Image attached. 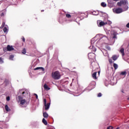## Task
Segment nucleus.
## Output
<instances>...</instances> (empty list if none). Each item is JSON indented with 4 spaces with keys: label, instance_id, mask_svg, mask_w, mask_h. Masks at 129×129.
Returning <instances> with one entry per match:
<instances>
[{
    "label": "nucleus",
    "instance_id": "1",
    "mask_svg": "<svg viewBox=\"0 0 129 129\" xmlns=\"http://www.w3.org/2000/svg\"><path fill=\"white\" fill-rule=\"evenodd\" d=\"M117 5L118 7H122L124 11H127L128 10L127 0H121L117 3Z\"/></svg>",
    "mask_w": 129,
    "mask_h": 129
},
{
    "label": "nucleus",
    "instance_id": "2",
    "mask_svg": "<svg viewBox=\"0 0 129 129\" xmlns=\"http://www.w3.org/2000/svg\"><path fill=\"white\" fill-rule=\"evenodd\" d=\"M51 77L54 80H58L61 78V75L59 72L56 71L51 73Z\"/></svg>",
    "mask_w": 129,
    "mask_h": 129
},
{
    "label": "nucleus",
    "instance_id": "3",
    "mask_svg": "<svg viewBox=\"0 0 129 129\" xmlns=\"http://www.w3.org/2000/svg\"><path fill=\"white\" fill-rule=\"evenodd\" d=\"M44 108L45 110H48L50 108V103L47 104V100L46 99H44Z\"/></svg>",
    "mask_w": 129,
    "mask_h": 129
},
{
    "label": "nucleus",
    "instance_id": "4",
    "mask_svg": "<svg viewBox=\"0 0 129 129\" xmlns=\"http://www.w3.org/2000/svg\"><path fill=\"white\" fill-rule=\"evenodd\" d=\"M113 11L115 14H121V13H122V12H123V10H122V8H118L115 9V10H113Z\"/></svg>",
    "mask_w": 129,
    "mask_h": 129
},
{
    "label": "nucleus",
    "instance_id": "5",
    "mask_svg": "<svg viewBox=\"0 0 129 129\" xmlns=\"http://www.w3.org/2000/svg\"><path fill=\"white\" fill-rule=\"evenodd\" d=\"M89 60H93L95 58V54L93 53H89L88 54Z\"/></svg>",
    "mask_w": 129,
    "mask_h": 129
},
{
    "label": "nucleus",
    "instance_id": "6",
    "mask_svg": "<svg viewBox=\"0 0 129 129\" xmlns=\"http://www.w3.org/2000/svg\"><path fill=\"white\" fill-rule=\"evenodd\" d=\"M98 23H99L100 27H102V26H104L105 25H107V23H105V22H104L100 21H97V24H98Z\"/></svg>",
    "mask_w": 129,
    "mask_h": 129
},
{
    "label": "nucleus",
    "instance_id": "7",
    "mask_svg": "<svg viewBox=\"0 0 129 129\" xmlns=\"http://www.w3.org/2000/svg\"><path fill=\"white\" fill-rule=\"evenodd\" d=\"M8 50L9 51H14V48L12 46H10V45H7Z\"/></svg>",
    "mask_w": 129,
    "mask_h": 129
},
{
    "label": "nucleus",
    "instance_id": "8",
    "mask_svg": "<svg viewBox=\"0 0 129 129\" xmlns=\"http://www.w3.org/2000/svg\"><path fill=\"white\" fill-rule=\"evenodd\" d=\"M97 74V72H94L92 75V77L95 80H96L97 79V77H96V74Z\"/></svg>",
    "mask_w": 129,
    "mask_h": 129
},
{
    "label": "nucleus",
    "instance_id": "9",
    "mask_svg": "<svg viewBox=\"0 0 129 129\" xmlns=\"http://www.w3.org/2000/svg\"><path fill=\"white\" fill-rule=\"evenodd\" d=\"M20 104H21V105H24V104H27V100L25 99L21 100V101H20Z\"/></svg>",
    "mask_w": 129,
    "mask_h": 129
},
{
    "label": "nucleus",
    "instance_id": "10",
    "mask_svg": "<svg viewBox=\"0 0 129 129\" xmlns=\"http://www.w3.org/2000/svg\"><path fill=\"white\" fill-rule=\"evenodd\" d=\"M119 52L121 53L122 56H124V49L123 48H121L120 49Z\"/></svg>",
    "mask_w": 129,
    "mask_h": 129
},
{
    "label": "nucleus",
    "instance_id": "11",
    "mask_svg": "<svg viewBox=\"0 0 129 129\" xmlns=\"http://www.w3.org/2000/svg\"><path fill=\"white\" fill-rule=\"evenodd\" d=\"M117 58H118V56L116 55H113L112 56V59L113 61H116V60H117Z\"/></svg>",
    "mask_w": 129,
    "mask_h": 129
},
{
    "label": "nucleus",
    "instance_id": "12",
    "mask_svg": "<svg viewBox=\"0 0 129 129\" xmlns=\"http://www.w3.org/2000/svg\"><path fill=\"white\" fill-rule=\"evenodd\" d=\"M43 88L45 90H50V88L46 84L44 85Z\"/></svg>",
    "mask_w": 129,
    "mask_h": 129
},
{
    "label": "nucleus",
    "instance_id": "13",
    "mask_svg": "<svg viewBox=\"0 0 129 129\" xmlns=\"http://www.w3.org/2000/svg\"><path fill=\"white\" fill-rule=\"evenodd\" d=\"M43 115L44 118H48V116H49V114L46 112H43Z\"/></svg>",
    "mask_w": 129,
    "mask_h": 129
},
{
    "label": "nucleus",
    "instance_id": "14",
    "mask_svg": "<svg viewBox=\"0 0 129 129\" xmlns=\"http://www.w3.org/2000/svg\"><path fill=\"white\" fill-rule=\"evenodd\" d=\"M39 69H41V70H42V71L44 72L45 71V69H44V68L42 67H37L34 69V70H39Z\"/></svg>",
    "mask_w": 129,
    "mask_h": 129
},
{
    "label": "nucleus",
    "instance_id": "15",
    "mask_svg": "<svg viewBox=\"0 0 129 129\" xmlns=\"http://www.w3.org/2000/svg\"><path fill=\"white\" fill-rule=\"evenodd\" d=\"M120 75H122L123 76H124V77H125V76H126V72L124 71V72H121V73L120 74Z\"/></svg>",
    "mask_w": 129,
    "mask_h": 129
},
{
    "label": "nucleus",
    "instance_id": "16",
    "mask_svg": "<svg viewBox=\"0 0 129 129\" xmlns=\"http://www.w3.org/2000/svg\"><path fill=\"white\" fill-rule=\"evenodd\" d=\"M42 122L44 123V124H45V125H47V124H48L47 120H46V119H45L44 118L42 119Z\"/></svg>",
    "mask_w": 129,
    "mask_h": 129
},
{
    "label": "nucleus",
    "instance_id": "17",
    "mask_svg": "<svg viewBox=\"0 0 129 129\" xmlns=\"http://www.w3.org/2000/svg\"><path fill=\"white\" fill-rule=\"evenodd\" d=\"M22 95H23V97H26V96H27V95H28V93L27 92H23Z\"/></svg>",
    "mask_w": 129,
    "mask_h": 129
},
{
    "label": "nucleus",
    "instance_id": "18",
    "mask_svg": "<svg viewBox=\"0 0 129 129\" xmlns=\"http://www.w3.org/2000/svg\"><path fill=\"white\" fill-rule=\"evenodd\" d=\"M113 67H114L115 70H116V69H117V68H118V66H117V64H116V63H113Z\"/></svg>",
    "mask_w": 129,
    "mask_h": 129
},
{
    "label": "nucleus",
    "instance_id": "19",
    "mask_svg": "<svg viewBox=\"0 0 129 129\" xmlns=\"http://www.w3.org/2000/svg\"><path fill=\"white\" fill-rule=\"evenodd\" d=\"M5 109L6 111H10V109L9 108V106H8V105H5Z\"/></svg>",
    "mask_w": 129,
    "mask_h": 129
},
{
    "label": "nucleus",
    "instance_id": "20",
    "mask_svg": "<svg viewBox=\"0 0 129 129\" xmlns=\"http://www.w3.org/2000/svg\"><path fill=\"white\" fill-rule=\"evenodd\" d=\"M101 6L102 7H103V8H105V7H106V4H105L104 2H102L101 4Z\"/></svg>",
    "mask_w": 129,
    "mask_h": 129
},
{
    "label": "nucleus",
    "instance_id": "21",
    "mask_svg": "<svg viewBox=\"0 0 129 129\" xmlns=\"http://www.w3.org/2000/svg\"><path fill=\"white\" fill-rule=\"evenodd\" d=\"M14 55L13 54L10 55L9 56L10 60H14Z\"/></svg>",
    "mask_w": 129,
    "mask_h": 129
},
{
    "label": "nucleus",
    "instance_id": "22",
    "mask_svg": "<svg viewBox=\"0 0 129 129\" xmlns=\"http://www.w3.org/2000/svg\"><path fill=\"white\" fill-rule=\"evenodd\" d=\"M22 54H26L27 53V50H26V48H23L22 51Z\"/></svg>",
    "mask_w": 129,
    "mask_h": 129
},
{
    "label": "nucleus",
    "instance_id": "23",
    "mask_svg": "<svg viewBox=\"0 0 129 129\" xmlns=\"http://www.w3.org/2000/svg\"><path fill=\"white\" fill-rule=\"evenodd\" d=\"M18 98L19 99V101H21V100H23V97H22V96L21 95L18 96Z\"/></svg>",
    "mask_w": 129,
    "mask_h": 129
},
{
    "label": "nucleus",
    "instance_id": "24",
    "mask_svg": "<svg viewBox=\"0 0 129 129\" xmlns=\"http://www.w3.org/2000/svg\"><path fill=\"white\" fill-rule=\"evenodd\" d=\"M3 31L4 33H8V28L6 27H4Z\"/></svg>",
    "mask_w": 129,
    "mask_h": 129
},
{
    "label": "nucleus",
    "instance_id": "25",
    "mask_svg": "<svg viewBox=\"0 0 129 129\" xmlns=\"http://www.w3.org/2000/svg\"><path fill=\"white\" fill-rule=\"evenodd\" d=\"M5 16V13L3 11H0V16L4 17Z\"/></svg>",
    "mask_w": 129,
    "mask_h": 129
},
{
    "label": "nucleus",
    "instance_id": "26",
    "mask_svg": "<svg viewBox=\"0 0 129 129\" xmlns=\"http://www.w3.org/2000/svg\"><path fill=\"white\" fill-rule=\"evenodd\" d=\"M5 23L4 22L2 23V26L0 27V29H3V28H4L5 27Z\"/></svg>",
    "mask_w": 129,
    "mask_h": 129
},
{
    "label": "nucleus",
    "instance_id": "27",
    "mask_svg": "<svg viewBox=\"0 0 129 129\" xmlns=\"http://www.w3.org/2000/svg\"><path fill=\"white\" fill-rule=\"evenodd\" d=\"M3 50H4V52H8V51H9V50L8 49V47H4L3 48Z\"/></svg>",
    "mask_w": 129,
    "mask_h": 129
},
{
    "label": "nucleus",
    "instance_id": "28",
    "mask_svg": "<svg viewBox=\"0 0 129 129\" xmlns=\"http://www.w3.org/2000/svg\"><path fill=\"white\" fill-rule=\"evenodd\" d=\"M66 17L69 19V18H71V15L67 14L66 15Z\"/></svg>",
    "mask_w": 129,
    "mask_h": 129
},
{
    "label": "nucleus",
    "instance_id": "29",
    "mask_svg": "<svg viewBox=\"0 0 129 129\" xmlns=\"http://www.w3.org/2000/svg\"><path fill=\"white\" fill-rule=\"evenodd\" d=\"M105 23H107V25L108 24V25H111V21H109V20H108L106 22H105Z\"/></svg>",
    "mask_w": 129,
    "mask_h": 129
},
{
    "label": "nucleus",
    "instance_id": "30",
    "mask_svg": "<svg viewBox=\"0 0 129 129\" xmlns=\"http://www.w3.org/2000/svg\"><path fill=\"white\" fill-rule=\"evenodd\" d=\"M98 97H101L102 96V94L101 93H99L97 95Z\"/></svg>",
    "mask_w": 129,
    "mask_h": 129
},
{
    "label": "nucleus",
    "instance_id": "31",
    "mask_svg": "<svg viewBox=\"0 0 129 129\" xmlns=\"http://www.w3.org/2000/svg\"><path fill=\"white\" fill-rule=\"evenodd\" d=\"M113 39H115V38H116V35H115V34L113 33Z\"/></svg>",
    "mask_w": 129,
    "mask_h": 129
},
{
    "label": "nucleus",
    "instance_id": "32",
    "mask_svg": "<svg viewBox=\"0 0 129 129\" xmlns=\"http://www.w3.org/2000/svg\"><path fill=\"white\" fill-rule=\"evenodd\" d=\"M4 62V61L3 60V59L2 58V57H0V64L3 63Z\"/></svg>",
    "mask_w": 129,
    "mask_h": 129
},
{
    "label": "nucleus",
    "instance_id": "33",
    "mask_svg": "<svg viewBox=\"0 0 129 129\" xmlns=\"http://www.w3.org/2000/svg\"><path fill=\"white\" fill-rule=\"evenodd\" d=\"M108 61H109L110 64H112V59H109Z\"/></svg>",
    "mask_w": 129,
    "mask_h": 129
},
{
    "label": "nucleus",
    "instance_id": "34",
    "mask_svg": "<svg viewBox=\"0 0 129 129\" xmlns=\"http://www.w3.org/2000/svg\"><path fill=\"white\" fill-rule=\"evenodd\" d=\"M107 129H113V127L112 126H110L107 127Z\"/></svg>",
    "mask_w": 129,
    "mask_h": 129
},
{
    "label": "nucleus",
    "instance_id": "35",
    "mask_svg": "<svg viewBox=\"0 0 129 129\" xmlns=\"http://www.w3.org/2000/svg\"><path fill=\"white\" fill-rule=\"evenodd\" d=\"M10 96L7 97V101H10Z\"/></svg>",
    "mask_w": 129,
    "mask_h": 129
},
{
    "label": "nucleus",
    "instance_id": "36",
    "mask_svg": "<svg viewBox=\"0 0 129 129\" xmlns=\"http://www.w3.org/2000/svg\"><path fill=\"white\" fill-rule=\"evenodd\" d=\"M34 95H35L36 99H38V95H37V94H34Z\"/></svg>",
    "mask_w": 129,
    "mask_h": 129
},
{
    "label": "nucleus",
    "instance_id": "37",
    "mask_svg": "<svg viewBox=\"0 0 129 129\" xmlns=\"http://www.w3.org/2000/svg\"><path fill=\"white\" fill-rule=\"evenodd\" d=\"M94 83V82H93L92 83H91L89 84V86H92V85H93V84H92V83Z\"/></svg>",
    "mask_w": 129,
    "mask_h": 129
},
{
    "label": "nucleus",
    "instance_id": "38",
    "mask_svg": "<svg viewBox=\"0 0 129 129\" xmlns=\"http://www.w3.org/2000/svg\"><path fill=\"white\" fill-rule=\"evenodd\" d=\"M22 39L23 42H25V37H23Z\"/></svg>",
    "mask_w": 129,
    "mask_h": 129
},
{
    "label": "nucleus",
    "instance_id": "39",
    "mask_svg": "<svg viewBox=\"0 0 129 129\" xmlns=\"http://www.w3.org/2000/svg\"><path fill=\"white\" fill-rule=\"evenodd\" d=\"M126 27L127 28H129V23L126 24Z\"/></svg>",
    "mask_w": 129,
    "mask_h": 129
},
{
    "label": "nucleus",
    "instance_id": "40",
    "mask_svg": "<svg viewBox=\"0 0 129 129\" xmlns=\"http://www.w3.org/2000/svg\"><path fill=\"white\" fill-rule=\"evenodd\" d=\"M98 74H99H99H100V71H99V72H98Z\"/></svg>",
    "mask_w": 129,
    "mask_h": 129
},
{
    "label": "nucleus",
    "instance_id": "41",
    "mask_svg": "<svg viewBox=\"0 0 129 129\" xmlns=\"http://www.w3.org/2000/svg\"><path fill=\"white\" fill-rule=\"evenodd\" d=\"M114 2H117V1H119V0H113Z\"/></svg>",
    "mask_w": 129,
    "mask_h": 129
},
{
    "label": "nucleus",
    "instance_id": "42",
    "mask_svg": "<svg viewBox=\"0 0 129 129\" xmlns=\"http://www.w3.org/2000/svg\"><path fill=\"white\" fill-rule=\"evenodd\" d=\"M96 51V49L94 48V51L95 52Z\"/></svg>",
    "mask_w": 129,
    "mask_h": 129
},
{
    "label": "nucleus",
    "instance_id": "43",
    "mask_svg": "<svg viewBox=\"0 0 129 129\" xmlns=\"http://www.w3.org/2000/svg\"><path fill=\"white\" fill-rule=\"evenodd\" d=\"M116 129H119V127H117Z\"/></svg>",
    "mask_w": 129,
    "mask_h": 129
},
{
    "label": "nucleus",
    "instance_id": "44",
    "mask_svg": "<svg viewBox=\"0 0 129 129\" xmlns=\"http://www.w3.org/2000/svg\"><path fill=\"white\" fill-rule=\"evenodd\" d=\"M41 12H44V10H41Z\"/></svg>",
    "mask_w": 129,
    "mask_h": 129
},
{
    "label": "nucleus",
    "instance_id": "45",
    "mask_svg": "<svg viewBox=\"0 0 129 129\" xmlns=\"http://www.w3.org/2000/svg\"><path fill=\"white\" fill-rule=\"evenodd\" d=\"M110 49V48H108V50H109Z\"/></svg>",
    "mask_w": 129,
    "mask_h": 129
},
{
    "label": "nucleus",
    "instance_id": "46",
    "mask_svg": "<svg viewBox=\"0 0 129 129\" xmlns=\"http://www.w3.org/2000/svg\"><path fill=\"white\" fill-rule=\"evenodd\" d=\"M23 90H21V91H23Z\"/></svg>",
    "mask_w": 129,
    "mask_h": 129
},
{
    "label": "nucleus",
    "instance_id": "47",
    "mask_svg": "<svg viewBox=\"0 0 129 129\" xmlns=\"http://www.w3.org/2000/svg\"><path fill=\"white\" fill-rule=\"evenodd\" d=\"M128 52H129V49H128Z\"/></svg>",
    "mask_w": 129,
    "mask_h": 129
}]
</instances>
